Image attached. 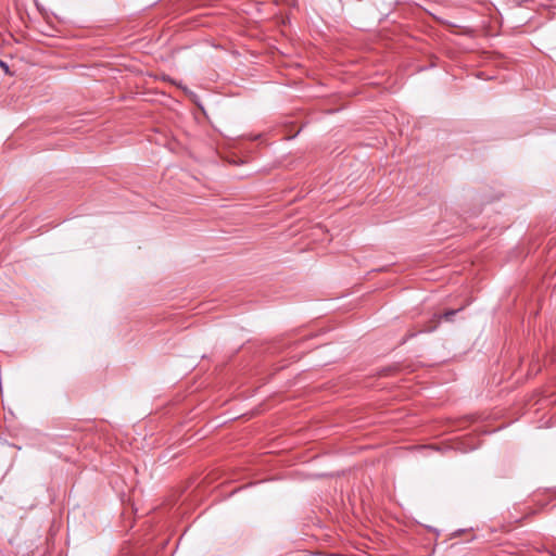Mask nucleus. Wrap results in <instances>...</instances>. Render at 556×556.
I'll return each instance as SVG.
<instances>
[{"mask_svg":"<svg viewBox=\"0 0 556 556\" xmlns=\"http://www.w3.org/2000/svg\"><path fill=\"white\" fill-rule=\"evenodd\" d=\"M456 312L457 311H447L446 313H444L443 317L448 320L452 316L456 314Z\"/></svg>","mask_w":556,"mask_h":556,"instance_id":"1","label":"nucleus"},{"mask_svg":"<svg viewBox=\"0 0 556 556\" xmlns=\"http://www.w3.org/2000/svg\"><path fill=\"white\" fill-rule=\"evenodd\" d=\"M0 66L4 71V73H7V74L10 73L8 64L5 62H3L2 60H0Z\"/></svg>","mask_w":556,"mask_h":556,"instance_id":"2","label":"nucleus"},{"mask_svg":"<svg viewBox=\"0 0 556 556\" xmlns=\"http://www.w3.org/2000/svg\"><path fill=\"white\" fill-rule=\"evenodd\" d=\"M437 324H438V320H435V323H434V325H433V326H431V327H429V328L425 329L424 331H432V330H434V329L437 328Z\"/></svg>","mask_w":556,"mask_h":556,"instance_id":"3","label":"nucleus"}]
</instances>
